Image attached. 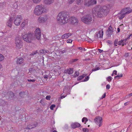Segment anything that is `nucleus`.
<instances>
[{"mask_svg":"<svg viewBox=\"0 0 132 132\" xmlns=\"http://www.w3.org/2000/svg\"><path fill=\"white\" fill-rule=\"evenodd\" d=\"M100 69V68L99 67H97L96 68H94L92 70V71H95L97 70H99Z\"/></svg>","mask_w":132,"mask_h":132,"instance_id":"41","label":"nucleus"},{"mask_svg":"<svg viewBox=\"0 0 132 132\" xmlns=\"http://www.w3.org/2000/svg\"><path fill=\"white\" fill-rule=\"evenodd\" d=\"M40 52L41 53L44 54L45 53L48 52V51L47 50H46L45 49L40 50Z\"/></svg>","mask_w":132,"mask_h":132,"instance_id":"27","label":"nucleus"},{"mask_svg":"<svg viewBox=\"0 0 132 132\" xmlns=\"http://www.w3.org/2000/svg\"><path fill=\"white\" fill-rule=\"evenodd\" d=\"M85 124L86 123V122H87L88 121V119L87 118L85 117Z\"/></svg>","mask_w":132,"mask_h":132,"instance_id":"54","label":"nucleus"},{"mask_svg":"<svg viewBox=\"0 0 132 132\" xmlns=\"http://www.w3.org/2000/svg\"><path fill=\"white\" fill-rule=\"evenodd\" d=\"M24 61V59L22 57L19 58L17 59L16 63L18 64H20L23 63Z\"/></svg>","mask_w":132,"mask_h":132,"instance_id":"20","label":"nucleus"},{"mask_svg":"<svg viewBox=\"0 0 132 132\" xmlns=\"http://www.w3.org/2000/svg\"><path fill=\"white\" fill-rule=\"evenodd\" d=\"M54 0H44V2L46 4L50 5L54 2Z\"/></svg>","mask_w":132,"mask_h":132,"instance_id":"21","label":"nucleus"},{"mask_svg":"<svg viewBox=\"0 0 132 132\" xmlns=\"http://www.w3.org/2000/svg\"><path fill=\"white\" fill-rule=\"evenodd\" d=\"M35 33H36L37 34L41 33L40 28H38L36 29L35 31Z\"/></svg>","mask_w":132,"mask_h":132,"instance_id":"29","label":"nucleus"},{"mask_svg":"<svg viewBox=\"0 0 132 132\" xmlns=\"http://www.w3.org/2000/svg\"><path fill=\"white\" fill-rule=\"evenodd\" d=\"M128 39H127V38H125L124 39H121L122 40H123V42H126V41Z\"/></svg>","mask_w":132,"mask_h":132,"instance_id":"62","label":"nucleus"},{"mask_svg":"<svg viewBox=\"0 0 132 132\" xmlns=\"http://www.w3.org/2000/svg\"><path fill=\"white\" fill-rule=\"evenodd\" d=\"M75 1V0H69L68 2L70 4L73 3Z\"/></svg>","mask_w":132,"mask_h":132,"instance_id":"46","label":"nucleus"},{"mask_svg":"<svg viewBox=\"0 0 132 132\" xmlns=\"http://www.w3.org/2000/svg\"><path fill=\"white\" fill-rule=\"evenodd\" d=\"M127 48L129 50H131L130 47L129 45H128V46H127Z\"/></svg>","mask_w":132,"mask_h":132,"instance_id":"60","label":"nucleus"},{"mask_svg":"<svg viewBox=\"0 0 132 132\" xmlns=\"http://www.w3.org/2000/svg\"><path fill=\"white\" fill-rule=\"evenodd\" d=\"M126 57H127L128 56V53H126L124 55Z\"/></svg>","mask_w":132,"mask_h":132,"instance_id":"58","label":"nucleus"},{"mask_svg":"<svg viewBox=\"0 0 132 132\" xmlns=\"http://www.w3.org/2000/svg\"><path fill=\"white\" fill-rule=\"evenodd\" d=\"M4 4V3H0V7H3L2 6H3Z\"/></svg>","mask_w":132,"mask_h":132,"instance_id":"53","label":"nucleus"},{"mask_svg":"<svg viewBox=\"0 0 132 132\" xmlns=\"http://www.w3.org/2000/svg\"><path fill=\"white\" fill-rule=\"evenodd\" d=\"M27 80L29 82H34L35 81V79H28Z\"/></svg>","mask_w":132,"mask_h":132,"instance_id":"45","label":"nucleus"},{"mask_svg":"<svg viewBox=\"0 0 132 132\" xmlns=\"http://www.w3.org/2000/svg\"><path fill=\"white\" fill-rule=\"evenodd\" d=\"M92 17L90 15L84 16L81 18V21L85 23L90 24L92 23Z\"/></svg>","mask_w":132,"mask_h":132,"instance_id":"4","label":"nucleus"},{"mask_svg":"<svg viewBox=\"0 0 132 132\" xmlns=\"http://www.w3.org/2000/svg\"><path fill=\"white\" fill-rule=\"evenodd\" d=\"M38 125L37 122H36V123L33 124L32 125H29L27 126V127H26V129H30L32 128H34L37 126Z\"/></svg>","mask_w":132,"mask_h":132,"instance_id":"15","label":"nucleus"},{"mask_svg":"<svg viewBox=\"0 0 132 132\" xmlns=\"http://www.w3.org/2000/svg\"><path fill=\"white\" fill-rule=\"evenodd\" d=\"M67 52V50L65 49L61 51V53L63 54L64 53Z\"/></svg>","mask_w":132,"mask_h":132,"instance_id":"48","label":"nucleus"},{"mask_svg":"<svg viewBox=\"0 0 132 132\" xmlns=\"http://www.w3.org/2000/svg\"><path fill=\"white\" fill-rule=\"evenodd\" d=\"M34 35H35L36 38L38 40H39L40 39L41 36V33L37 34L36 33Z\"/></svg>","mask_w":132,"mask_h":132,"instance_id":"25","label":"nucleus"},{"mask_svg":"<svg viewBox=\"0 0 132 132\" xmlns=\"http://www.w3.org/2000/svg\"><path fill=\"white\" fill-rule=\"evenodd\" d=\"M72 40L71 39H69L67 40V42L68 43H71L72 42Z\"/></svg>","mask_w":132,"mask_h":132,"instance_id":"47","label":"nucleus"},{"mask_svg":"<svg viewBox=\"0 0 132 132\" xmlns=\"http://www.w3.org/2000/svg\"><path fill=\"white\" fill-rule=\"evenodd\" d=\"M87 74H83L82 75H81L82 76V77H83V78H84L86 76H87Z\"/></svg>","mask_w":132,"mask_h":132,"instance_id":"57","label":"nucleus"},{"mask_svg":"<svg viewBox=\"0 0 132 132\" xmlns=\"http://www.w3.org/2000/svg\"><path fill=\"white\" fill-rule=\"evenodd\" d=\"M78 60V59H72L71 60L72 62H76Z\"/></svg>","mask_w":132,"mask_h":132,"instance_id":"44","label":"nucleus"},{"mask_svg":"<svg viewBox=\"0 0 132 132\" xmlns=\"http://www.w3.org/2000/svg\"><path fill=\"white\" fill-rule=\"evenodd\" d=\"M71 35L72 34L70 33H66L62 36L61 38L62 39L67 38Z\"/></svg>","mask_w":132,"mask_h":132,"instance_id":"19","label":"nucleus"},{"mask_svg":"<svg viewBox=\"0 0 132 132\" xmlns=\"http://www.w3.org/2000/svg\"><path fill=\"white\" fill-rule=\"evenodd\" d=\"M47 15L40 16L38 18V21L40 23H44L47 20Z\"/></svg>","mask_w":132,"mask_h":132,"instance_id":"10","label":"nucleus"},{"mask_svg":"<svg viewBox=\"0 0 132 132\" xmlns=\"http://www.w3.org/2000/svg\"><path fill=\"white\" fill-rule=\"evenodd\" d=\"M102 118L99 116L96 117L94 119V122L96 123L97 124L98 122L99 127L101 126V124L102 122Z\"/></svg>","mask_w":132,"mask_h":132,"instance_id":"9","label":"nucleus"},{"mask_svg":"<svg viewBox=\"0 0 132 132\" xmlns=\"http://www.w3.org/2000/svg\"><path fill=\"white\" fill-rule=\"evenodd\" d=\"M40 103H41L42 105L44 104V102L42 100H40Z\"/></svg>","mask_w":132,"mask_h":132,"instance_id":"56","label":"nucleus"},{"mask_svg":"<svg viewBox=\"0 0 132 132\" xmlns=\"http://www.w3.org/2000/svg\"><path fill=\"white\" fill-rule=\"evenodd\" d=\"M82 131L84 132H89V130L87 128H83L82 129Z\"/></svg>","mask_w":132,"mask_h":132,"instance_id":"35","label":"nucleus"},{"mask_svg":"<svg viewBox=\"0 0 132 132\" xmlns=\"http://www.w3.org/2000/svg\"><path fill=\"white\" fill-rule=\"evenodd\" d=\"M44 9L43 7L41 5H38L35 7L34 10V14L38 15H40L42 13H44L45 12V11H44Z\"/></svg>","mask_w":132,"mask_h":132,"instance_id":"5","label":"nucleus"},{"mask_svg":"<svg viewBox=\"0 0 132 132\" xmlns=\"http://www.w3.org/2000/svg\"><path fill=\"white\" fill-rule=\"evenodd\" d=\"M107 42L109 44H110V45H112V42L110 40H108L107 41Z\"/></svg>","mask_w":132,"mask_h":132,"instance_id":"50","label":"nucleus"},{"mask_svg":"<svg viewBox=\"0 0 132 132\" xmlns=\"http://www.w3.org/2000/svg\"><path fill=\"white\" fill-rule=\"evenodd\" d=\"M106 87L107 89H109L110 88V86L109 84L107 85Z\"/></svg>","mask_w":132,"mask_h":132,"instance_id":"52","label":"nucleus"},{"mask_svg":"<svg viewBox=\"0 0 132 132\" xmlns=\"http://www.w3.org/2000/svg\"><path fill=\"white\" fill-rule=\"evenodd\" d=\"M41 0H32L33 2L35 3H39Z\"/></svg>","mask_w":132,"mask_h":132,"instance_id":"37","label":"nucleus"},{"mask_svg":"<svg viewBox=\"0 0 132 132\" xmlns=\"http://www.w3.org/2000/svg\"><path fill=\"white\" fill-rule=\"evenodd\" d=\"M14 24L16 26H19L21 22V21L22 20V17L21 15H17L16 17L14 18Z\"/></svg>","mask_w":132,"mask_h":132,"instance_id":"8","label":"nucleus"},{"mask_svg":"<svg viewBox=\"0 0 132 132\" xmlns=\"http://www.w3.org/2000/svg\"><path fill=\"white\" fill-rule=\"evenodd\" d=\"M77 48L80 50H82L83 49V48L81 47H78Z\"/></svg>","mask_w":132,"mask_h":132,"instance_id":"61","label":"nucleus"},{"mask_svg":"<svg viewBox=\"0 0 132 132\" xmlns=\"http://www.w3.org/2000/svg\"><path fill=\"white\" fill-rule=\"evenodd\" d=\"M65 96H61L59 98V99L60 98V99H63L64 97H65Z\"/></svg>","mask_w":132,"mask_h":132,"instance_id":"59","label":"nucleus"},{"mask_svg":"<svg viewBox=\"0 0 132 132\" xmlns=\"http://www.w3.org/2000/svg\"><path fill=\"white\" fill-rule=\"evenodd\" d=\"M94 10L96 15L99 18L106 16L109 13L108 8L105 6H97L94 7Z\"/></svg>","mask_w":132,"mask_h":132,"instance_id":"1","label":"nucleus"},{"mask_svg":"<svg viewBox=\"0 0 132 132\" xmlns=\"http://www.w3.org/2000/svg\"><path fill=\"white\" fill-rule=\"evenodd\" d=\"M98 34H99V37L102 38L103 37V29L98 31V32H96L95 34V37L96 39H98Z\"/></svg>","mask_w":132,"mask_h":132,"instance_id":"14","label":"nucleus"},{"mask_svg":"<svg viewBox=\"0 0 132 132\" xmlns=\"http://www.w3.org/2000/svg\"><path fill=\"white\" fill-rule=\"evenodd\" d=\"M4 58V56L2 54H0V61H2Z\"/></svg>","mask_w":132,"mask_h":132,"instance_id":"40","label":"nucleus"},{"mask_svg":"<svg viewBox=\"0 0 132 132\" xmlns=\"http://www.w3.org/2000/svg\"><path fill=\"white\" fill-rule=\"evenodd\" d=\"M73 68H69L65 70L64 72L66 73H68L69 74H72L73 72Z\"/></svg>","mask_w":132,"mask_h":132,"instance_id":"18","label":"nucleus"},{"mask_svg":"<svg viewBox=\"0 0 132 132\" xmlns=\"http://www.w3.org/2000/svg\"><path fill=\"white\" fill-rule=\"evenodd\" d=\"M125 13L121 14L120 16L119 17V19L120 20L122 19L125 16Z\"/></svg>","mask_w":132,"mask_h":132,"instance_id":"28","label":"nucleus"},{"mask_svg":"<svg viewBox=\"0 0 132 132\" xmlns=\"http://www.w3.org/2000/svg\"><path fill=\"white\" fill-rule=\"evenodd\" d=\"M112 79V77L111 76H109L106 78V80L109 82L111 81Z\"/></svg>","mask_w":132,"mask_h":132,"instance_id":"34","label":"nucleus"},{"mask_svg":"<svg viewBox=\"0 0 132 132\" xmlns=\"http://www.w3.org/2000/svg\"><path fill=\"white\" fill-rule=\"evenodd\" d=\"M29 72L31 74H33L36 71V70L34 68H30L29 69Z\"/></svg>","mask_w":132,"mask_h":132,"instance_id":"23","label":"nucleus"},{"mask_svg":"<svg viewBox=\"0 0 132 132\" xmlns=\"http://www.w3.org/2000/svg\"><path fill=\"white\" fill-rule=\"evenodd\" d=\"M84 5L85 6L89 7L90 6L95 4L96 1L95 0H84Z\"/></svg>","mask_w":132,"mask_h":132,"instance_id":"7","label":"nucleus"},{"mask_svg":"<svg viewBox=\"0 0 132 132\" xmlns=\"http://www.w3.org/2000/svg\"><path fill=\"white\" fill-rule=\"evenodd\" d=\"M113 72H114V74H115V75H117V71L116 70H114L113 71Z\"/></svg>","mask_w":132,"mask_h":132,"instance_id":"64","label":"nucleus"},{"mask_svg":"<svg viewBox=\"0 0 132 132\" xmlns=\"http://www.w3.org/2000/svg\"><path fill=\"white\" fill-rule=\"evenodd\" d=\"M131 12V11H127V12H126L125 13L126 14H128Z\"/></svg>","mask_w":132,"mask_h":132,"instance_id":"55","label":"nucleus"},{"mask_svg":"<svg viewBox=\"0 0 132 132\" xmlns=\"http://www.w3.org/2000/svg\"><path fill=\"white\" fill-rule=\"evenodd\" d=\"M70 21V23L72 24H77L78 22V20L77 18L73 16H72L71 18H69L68 22Z\"/></svg>","mask_w":132,"mask_h":132,"instance_id":"11","label":"nucleus"},{"mask_svg":"<svg viewBox=\"0 0 132 132\" xmlns=\"http://www.w3.org/2000/svg\"><path fill=\"white\" fill-rule=\"evenodd\" d=\"M89 76H87L85 77V79L82 81V82H85L89 80Z\"/></svg>","mask_w":132,"mask_h":132,"instance_id":"32","label":"nucleus"},{"mask_svg":"<svg viewBox=\"0 0 132 132\" xmlns=\"http://www.w3.org/2000/svg\"><path fill=\"white\" fill-rule=\"evenodd\" d=\"M83 77L81 75L78 76L77 78V80L78 81H80L83 78Z\"/></svg>","mask_w":132,"mask_h":132,"instance_id":"36","label":"nucleus"},{"mask_svg":"<svg viewBox=\"0 0 132 132\" xmlns=\"http://www.w3.org/2000/svg\"><path fill=\"white\" fill-rule=\"evenodd\" d=\"M122 76L123 75L122 74H121L119 75L118 74V75L114 77V78L115 79H116L117 78H119L122 77Z\"/></svg>","mask_w":132,"mask_h":132,"instance_id":"33","label":"nucleus"},{"mask_svg":"<svg viewBox=\"0 0 132 132\" xmlns=\"http://www.w3.org/2000/svg\"><path fill=\"white\" fill-rule=\"evenodd\" d=\"M48 75H45L44 76V77L45 79H47L48 77H49Z\"/></svg>","mask_w":132,"mask_h":132,"instance_id":"49","label":"nucleus"},{"mask_svg":"<svg viewBox=\"0 0 132 132\" xmlns=\"http://www.w3.org/2000/svg\"><path fill=\"white\" fill-rule=\"evenodd\" d=\"M21 36L25 41L28 43H31V41L35 39L34 34L31 32H28L27 34L24 32L22 33Z\"/></svg>","mask_w":132,"mask_h":132,"instance_id":"3","label":"nucleus"},{"mask_svg":"<svg viewBox=\"0 0 132 132\" xmlns=\"http://www.w3.org/2000/svg\"><path fill=\"white\" fill-rule=\"evenodd\" d=\"M26 25V23L25 22H23L22 23V24L21 25V27L22 28L24 27Z\"/></svg>","mask_w":132,"mask_h":132,"instance_id":"42","label":"nucleus"},{"mask_svg":"<svg viewBox=\"0 0 132 132\" xmlns=\"http://www.w3.org/2000/svg\"><path fill=\"white\" fill-rule=\"evenodd\" d=\"M118 45H121L122 46H124V42H123V40H121L118 41Z\"/></svg>","mask_w":132,"mask_h":132,"instance_id":"26","label":"nucleus"},{"mask_svg":"<svg viewBox=\"0 0 132 132\" xmlns=\"http://www.w3.org/2000/svg\"><path fill=\"white\" fill-rule=\"evenodd\" d=\"M98 50L99 51V52L100 53L102 52L103 51V50H101L100 49H98Z\"/></svg>","mask_w":132,"mask_h":132,"instance_id":"63","label":"nucleus"},{"mask_svg":"<svg viewBox=\"0 0 132 132\" xmlns=\"http://www.w3.org/2000/svg\"><path fill=\"white\" fill-rule=\"evenodd\" d=\"M79 75V72L77 71H76L73 77L76 78V77L78 76Z\"/></svg>","mask_w":132,"mask_h":132,"instance_id":"30","label":"nucleus"},{"mask_svg":"<svg viewBox=\"0 0 132 132\" xmlns=\"http://www.w3.org/2000/svg\"><path fill=\"white\" fill-rule=\"evenodd\" d=\"M14 94L12 92H9L7 93L6 95V98L7 99H13L14 96Z\"/></svg>","mask_w":132,"mask_h":132,"instance_id":"13","label":"nucleus"},{"mask_svg":"<svg viewBox=\"0 0 132 132\" xmlns=\"http://www.w3.org/2000/svg\"><path fill=\"white\" fill-rule=\"evenodd\" d=\"M13 19V18L10 17V19L6 23L7 25L10 28L12 26Z\"/></svg>","mask_w":132,"mask_h":132,"instance_id":"16","label":"nucleus"},{"mask_svg":"<svg viewBox=\"0 0 132 132\" xmlns=\"http://www.w3.org/2000/svg\"><path fill=\"white\" fill-rule=\"evenodd\" d=\"M57 19L59 23L61 24H63L68 22L69 17L66 13L61 12L58 14Z\"/></svg>","mask_w":132,"mask_h":132,"instance_id":"2","label":"nucleus"},{"mask_svg":"<svg viewBox=\"0 0 132 132\" xmlns=\"http://www.w3.org/2000/svg\"><path fill=\"white\" fill-rule=\"evenodd\" d=\"M118 39H116L114 41V45L115 46H117V44H118Z\"/></svg>","mask_w":132,"mask_h":132,"instance_id":"31","label":"nucleus"},{"mask_svg":"<svg viewBox=\"0 0 132 132\" xmlns=\"http://www.w3.org/2000/svg\"><path fill=\"white\" fill-rule=\"evenodd\" d=\"M106 93H105L103 95L102 97L101 98V99H102L103 98L105 97L106 96Z\"/></svg>","mask_w":132,"mask_h":132,"instance_id":"51","label":"nucleus"},{"mask_svg":"<svg viewBox=\"0 0 132 132\" xmlns=\"http://www.w3.org/2000/svg\"><path fill=\"white\" fill-rule=\"evenodd\" d=\"M26 95V91H21L19 94V96L23 98Z\"/></svg>","mask_w":132,"mask_h":132,"instance_id":"22","label":"nucleus"},{"mask_svg":"<svg viewBox=\"0 0 132 132\" xmlns=\"http://www.w3.org/2000/svg\"><path fill=\"white\" fill-rule=\"evenodd\" d=\"M55 104H53L50 106V109L51 110H53L54 108L55 107Z\"/></svg>","mask_w":132,"mask_h":132,"instance_id":"39","label":"nucleus"},{"mask_svg":"<svg viewBox=\"0 0 132 132\" xmlns=\"http://www.w3.org/2000/svg\"><path fill=\"white\" fill-rule=\"evenodd\" d=\"M83 1V0H76V3L78 5H81Z\"/></svg>","mask_w":132,"mask_h":132,"instance_id":"24","label":"nucleus"},{"mask_svg":"<svg viewBox=\"0 0 132 132\" xmlns=\"http://www.w3.org/2000/svg\"><path fill=\"white\" fill-rule=\"evenodd\" d=\"M113 31L112 27L111 26H110L106 31V35L108 37H111V36L112 35Z\"/></svg>","mask_w":132,"mask_h":132,"instance_id":"12","label":"nucleus"},{"mask_svg":"<svg viewBox=\"0 0 132 132\" xmlns=\"http://www.w3.org/2000/svg\"><path fill=\"white\" fill-rule=\"evenodd\" d=\"M51 98V96L50 95H47L46 96V98L47 100H50Z\"/></svg>","mask_w":132,"mask_h":132,"instance_id":"43","label":"nucleus"},{"mask_svg":"<svg viewBox=\"0 0 132 132\" xmlns=\"http://www.w3.org/2000/svg\"><path fill=\"white\" fill-rule=\"evenodd\" d=\"M37 53H38V52H37V51L33 52L31 53L30 55L31 56L33 55H34L36 54Z\"/></svg>","mask_w":132,"mask_h":132,"instance_id":"38","label":"nucleus"},{"mask_svg":"<svg viewBox=\"0 0 132 132\" xmlns=\"http://www.w3.org/2000/svg\"><path fill=\"white\" fill-rule=\"evenodd\" d=\"M71 126L72 128L74 129L76 128L80 127V125L78 122H75L74 123H72L71 125Z\"/></svg>","mask_w":132,"mask_h":132,"instance_id":"17","label":"nucleus"},{"mask_svg":"<svg viewBox=\"0 0 132 132\" xmlns=\"http://www.w3.org/2000/svg\"><path fill=\"white\" fill-rule=\"evenodd\" d=\"M15 43L16 48L18 49H19L22 48L23 45V43L21 39V38L19 37H17L15 38Z\"/></svg>","mask_w":132,"mask_h":132,"instance_id":"6","label":"nucleus"}]
</instances>
